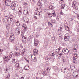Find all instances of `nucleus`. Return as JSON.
<instances>
[{"instance_id":"1","label":"nucleus","mask_w":79,"mask_h":79,"mask_svg":"<svg viewBox=\"0 0 79 79\" xmlns=\"http://www.w3.org/2000/svg\"><path fill=\"white\" fill-rule=\"evenodd\" d=\"M23 30L21 31V35L22 37H23L24 35V34L25 31H26L28 29L27 27L26 26V25L25 24H23L22 25Z\"/></svg>"},{"instance_id":"2","label":"nucleus","mask_w":79,"mask_h":79,"mask_svg":"<svg viewBox=\"0 0 79 79\" xmlns=\"http://www.w3.org/2000/svg\"><path fill=\"white\" fill-rule=\"evenodd\" d=\"M17 3V2L15 1H14L12 2V3L11 4L10 6V8L12 10H15V7L16 6Z\"/></svg>"},{"instance_id":"3","label":"nucleus","mask_w":79,"mask_h":79,"mask_svg":"<svg viewBox=\"0 0 79 79\" xmlns=\"http://www.w3.org/2000/svg\"><path fill=\"white\" fill-rule=\"evenodd\" d=\"M10 41L11 42H13L15 40V36L13 35V34H11L10 35Z\"/></svg>"},{"instance_id":"4","label":"nucleus","mask_w":79,"mask_h":79,"mask_svg":"<svg viewBox=\"0 0 79 79\" xmlns=\"http://www.w3.org/2000/svg\"><path fill=\"white\" fill-rule=\"evenodd\" d=\"M62 52L65 55H67L69 53V50L67 48H64L63 49Z\"/></svg>"},{"instance_id":"5","label":"nucleus","mask_w":79,"mask_h":79,"mask_svg":"<svg viewBox=\"0 0 79 79\" xmlns=\"http://www.w3.org/2000/svg\"><path fill=\"white\" fill-rule=\"evenodd\" d=\"M15 66L16 67V70L17 71H19L20 73H21L23 71L22 69H20L19 68V63H16L15 64Z\"/></svg>"},{"instance_id":"6","label":"nucleus","mask_w":79,"mask_h":79,"mask_svg":"<svg viewBox=\"0 0 79 79\" xmlns=\"http://www.w3.org/2000/svg\"><path fill=\"white\" fill-rule=\"evenodd\" d=\"M22 42L24 44H26V42L27 38L25 36H23L22 37Z\"/></svg>"},{"instance_id":"7","label":"nucleus","mask_w":79,"mask_h":79,"mask_svg":"<svg viewBox=\"0 0 79 79\" xmlns=\"http://www.w3.org/2000/svg\"><path fill=\"white\" fill-rule=\"evenodd\" d=\"M3 60L4 61H8L10 60V58H8V56H6L4 57Z\"/></svg>"},{"instance_id":"8","label":"nucleus","mask_w":79,"mask_h":79,"mask_svg":"<svg viewBox=\"0 0 79 79\" xmlns=\"http://www.w3.org/2000/svg\"><path fill=\"white\" fill-rule=\"evenodd\" d=\"M11 68H12V66H7L6 68L5 69V72L6 73H7V72H6V71H8V70H10Z\"/></svg>"},{"instance_id":"9","label":"nucleus","mask_w":79,"mask_h":79,"mask_svg":"<svg viewBox=\"0 0 79 79\" xmlns=\"http://www.w3.org/2000/svg\"><path fill=\"white\" fill-rule=\"evenodd\" d=\"M9 19V18H8V17L6 16L4 17L3 20L4 22H5L6 23H7Z\"/></svg>"},{"instance_id":"10","label":"nucleus","mask_w":79,"mask_h":79,"mask_svg":"<svg viewBox=\"0 0 79 79\" xmlns=\"http://www.w3.org/2000/svg\"><path fill=\"white\" fill-rule=\"evenodd\" d=\"M23 19L25 22V23H28L29 21V19L26 17H24Z\"/></svg>"},{"instance_id":"11","label":"nucleus","mask_w":79,"mask_h":79,"mask_svg":"<svg viewBox=\"0 0 79 79\" xmlns=\"http://www.w3.org/2000/svg\"><path fill=\"white\" fill-rule=\"evenodd\" d=\"M33 53L34 55H38V50L37 49H34L33 51Z\"/></svg>"},{"instance_id":"12","label":"nucleus","mask_w":79,"mask_h":79,"mask_svg":"<svg viewBox=\"0 0 79 79\" xmlns=\"http://www.w3.org/2000/svg\"><path fill=\"white\" fill-rule=\"evenodd\" d=\"M18 15H21L22 14V9L21 7H20L19 8Z\"/></svg>"},{"instance_id":"13","label":"nucleus","mask_w":79,"mask_h":79,"mask_svg":"<svg viewBox=\"0 0 79 79\" xmlns=\"http://www.w3.org/2000/svg\"><path fill=\"white\" fill-rule=\"evenodd\" d=\"M32 56H33V55H32L31 56V58H32V60H33V61L34 62H37V58H36V57H32Z\"/></svg>"},{"instance_id":"14","label":"nucleus","mask_w":79,"mask_h":79,"mask_svg":"<svg viewBox=\"0 0 79 79\" xmlns=\"http://www.w3.org/2000/svg\"><path fill=\"white\" fill-rule=\"evenodd\" d=\"M69 24H73L74 23V20L72 18L69 19Z\"/></svg>"},{"instance_id":"15","label":"nucleus","mask_w":79,"mask_h":79,"mask_svg":"<svg viewBox=\"0 0 79 79\" xmlns=\"http://www.w3.org/2000/svg\"><path fill=\"white\" fill-rule=\"evenodd\" d=\"M20 53H19V52H17L15 53L13 55L14 56H16V57H18Z\"/></svg>"},{"instance_id":"16","label":"nucleus","mask_w":79,"mask_h":79,"mask_svg":"<svg viewBox=\"0 0 79 79\" xmlns=\"http://www.w3.org/2000/svg\"><path fill=\"white\" fill-rule=\"evenodd\" d=\"M36 39H35L34 40V45L36 47H37V46H38V45L39 44V43L38 42H37V41H36Z\"/></svg>"},{"instance_id":"17","label":"nucleus","mask_w":79,"mask_h":79,"mask_svg":"<svg viewBox=\"0 0 79 79\" xmlns=\"http://www.w3.org/2000/svg\"><path fill=\"white\" fill-rule=\"evenodd\" d=\"M12 61L13 63H16L18 62V60L17 59H12Z\"/></svg>"},{"instance_id":"18","label":"nucleus","mask_w":79,"mask_h":79,"mask_svg":"<svg viewBox=\"0 0 79 79\" xmlns=\"http://www.w3.org/2000/svg\"><path fill=\"white\" fill-rule=\"evenodd\" d=\"M77 4V2L76 1H74L72 2V7L74 8V7H75L76 5V4Z\"/></svg>"},{"instance_id":"19","label":"nucleus","mask_w":79,"mask_h":79,"mask_svg":"<svg viewBox=\"0 0 79 79\" xmlns=\"http://www.w3.org/2000/svg\"><path fill=\"white\" fill-rule=\"evenodd\" d=\"M15 33H18V34H20V31L19 30L18 28H16L15 29Z\"/></svg>"},{"instance_id":"20","label":"nucleus","mask_w":79,"mask_h":79,"mask_svg":"<svg viewBox=\"0 0 79 79\" xmlns=\"http://www.w3.org/2000/svg\"><path fill=\"white\" fill-rule=\"evenodd\" d=\"M70 67L72 70H73L75 68V65L74 64H72L70 65Z\"/></svg>"},{"instance_id":"21","label":"nucleus","mask_w":79,"mask_h":79,"mask_svg":"<svg viewBox=\"0 0 79 79\" xmlns=\"http://www.w3.org/2000/svg\"><path fill=\"white\" fill-rule=\"evenodd\" d=\"M25 49H23L22 50V51L21 52L20 55H22V56H23L25 53Z\"/></svg>"},{"instance_id":"22","label":"nucleus","mask_w":79,"mask_h":79,"mask_svg":"<svg viewBox=\"0 0 79 79\" xmlns=\"http://www.w3.org/2000/svg\"><path fill=\"white\" fill-rule=\"evenodd\" d=\"M23 14L25 15H27L29 14V11L27 10H25L24 11Z\"/></svg>"},{"instance_id":"23","label":"nucleus","mask_w":79,"mask_h":79,"mask_svg":"<svg viewBox=\"0 0 79 79\" xmlns=\"http://www.w3.org/2000/svg\"><path fill=\"white\" fill-rule=\"evenodd\" d=\"M40 0H39L38 2L37 5L40 6V8H41V7L42 6V4L41 3V2H40Z\"/></svg>"},{"instance_id":"24","label":"nucleus","mask_w":79,"mask_h":79,"mask_svg":"<svg viewBox=\"0 0 79 79\" xmlns=\"http://www.w3.org/2000/svg\"><path fill=\"white\" fill-rule=\"evenodd\" d=\"M23 4L25 8H27L28 7V4H27V3L24 2L23 3Z\"/></svg>"},{"instance_id":"25","label":"nucleus","mask_w":79,"mask_h":79,"mask_svg":"<svg viewBox=\"0 0 79 79\" xmlns=\"http://www.w3.org/2000/svg\"><path fill=\"white\" fill-rule=\"evenodd\" d=\"M48 10H54V9H55V7L52 5L50 6Z\"/></svg>"},{"instance_id":"26","label":"nucleus","mask_w":79,"mask_h":79,"mask_svg":"<svg viewBox=\"0 0 79 79\" xmlns=\"http://www.w3.org/2000/svg\"><path fill=\"white\" fill-rule=\"evenodd\" d=\"M5 3L6 5V6H9L11 5V2H10L9 1H8L7 3Z\"/></svg>"},{"instance_id":"27","label":"nucleus","mask_w":79,"mask_h":79,"mask_svg":"<svg viewBox=\"0 0 79 79\" xmlns=\"http://www.w3.org/2000/svg\"><path fill=\"white\" fill-rule=\"evenodd\" d=\"M10 18L11 22L12 21L13 19V15H11L10 16Z\"/></svg>"},{"instance_id":"28","label":"nucleus","mask_w":79,"mask_h":79,"mask_svg":"<svg viewBox=\"0 0 79 79\" xmlns=\"http://www.w3.org/2000/svg\"><path fill=\"white\" fill-rule=\"evenodd\" d=\"M64 72L65 73H67L68 72V68H65L64 69Z\"/></svg>"},{"instance_id":"29","label":"nucleus","mask_w":79,"mask_h":79,"mask_svg":"<svg viewBox=\"0 0 79 79\" xmlns=\"http://www.w3.org/2000/svg\"><path fill=\"white\" fill-rule=\"evenodd\" d=\"M69 40V37L64 36V40L65 41H68Z\"/></svg>"},{"instance_id":"30","label":"nucleus","mask_w":79,"mask_h":79,"mask_svg":"<svg viewBox=\"0 0 79 79\" xmlns=\"http://www.w3.org/2000/svg\"><path fill=\"white\" fill-rule=\"evenodd\" d=\"M77 55L76 54H74L73 59H77Z\"/></svg>"},{"instance_id":"31","label":"nucleus","mask_w":79,"mask_h":79,"mask_svg":"<svg viewBox=\"0 0 79 79\" xmlns=\"http://www.w3.org/2000/svg\"><path fill=\"white\" fill-rule=\"evenodd\" d=\"M65 30H66V31H69V27H68V26H67V25H65Z\"/></svg>"},{"instance_id":"32","label":"nucleus","mask_w":79,"mask_h":79,"mask_svg":"<svg viewBox=\"0 0 79 79\" xmlns=\"http://www.w3.org/2000/svg\"><path fill=\"white\" fill-rule=\"evenodd\" d=\"M62 55H63V54L61 53L60 52H59V53H58V54H57V56L59 57H61Z\"/></svg>"},{"instance_id":"33","label":"nucleus","mask_w":79,"mask_h":79,"mask_svg":"<svg viewBox=\"0 0 79 79\" xmlns=\"http://www.w3.org/2000/svg\"><path fill=\"white\" fill-rule=\"evenodd\" d=\"M10 27V24H8L6 26V29H9Z\"/></svg>"},{"instance_id":"34","label":"nucleus","mask_w":79,"mask_h":79,"mask_svg":"<svg viewBox=\"0 0 79 79\" xmlns=\"http://www.w3.org/2000/svg\"><path fill=\"white\" fill-rule=\"evenodd\" d=\"M42 73L43 76H46L47 75V73H46V72H45L44 71H42Z\"/></svg>"},{"instance_id":"35","label":"nucleus","mask_w":79,"mask_h":79,"mask_svg":"<svg viewBox=\"0 0 79 79\" xmlns=\"http://www.w3.org/2000/svg\"><path fill=\"white\" fill-rule=\"evenodd\" d=\"M77 47H78V46L77 44H76L74 45V49H77Z\"/></svg>"},{"instance_id":"36","label":"nucleus","mask_w":79,"mask_h":79,"mask_svg":"<svg viewBox=\"0 0 79 79\" xmlns=\"http://www.w3.org/2000/svg\"><path fill=\"white\" fill-rule=\"evenodd\" d=\"M67 77H68L69 78H70L71 77V73H68L67 75Z\"/></svg>"},{"instance_id":"37","label":"nucleus","mask_w":79,"mask_h":79,"mask_svg":"<svg viewBox=\"0 0 79 79\" xmlns=\"http://www.w3.org/2000/svg\"><path fill=\"white\" fill-rule=\"evenodd\" d=\"M55 11H53L52 12V16L53 17H55L56 16V14H55Z\"/></svg>"},{"instance_id":"38","label":"nucleus","mask_w":79,"mask_h":79,"mask_svg":"<svg viewBox=\"0 0 79 79\" xmlns=\"http://www.w3.org/2000/svg\"><path fill=\"white\" fill-rule=\"evenodd\" d=\"M65 7V4H62L61 5V9H64V8Z\"/></svg>"},{"instance_id":"39","label":"nucleus","mask_w":79,"mask_h":79,"mask_svg":"<svg viewBox=\"0 0 79 79\" xmlns=\"http://www.w3.org/2000/svg\"><path fill=\"white\" fill-rule=\"evenodd\" d=\"M16 25L17 26H19V25H20V23H19V21H17L16 22Z\"/></svg>"},{"instance_id":"40","label":"nucleus","mask_w":79,"mask_h":79,"mask_svg":"<svg viewBox=\"0 0 79 79\" xmlns=\"http://www.w3.org/2000/svg\"><path fill=\"white\" fill-rule=\"evenodd\" d=\"M73 76L74 78H76L78 76V75H77L76 74H74V73H73Z\"/></svg>"},{"instance_id":"41","label":"nucleus","mask_w":79,"mask_h":79,"mask_svg":"<svg viewBox=\"0 0 79 79\" xmlns=\"http://www.w3.org/2000/svg\"><path fill=\"white\" fill-rule=\"evenodd\" d=\"M73 74H75L77 76H78V74H79V72L77 71H76L73 72Z\"/></svg>"},{"instance_id":"42","label":"nucleus","mask_w":79,"mask_h":79,"mask_svg":"<svg viewBox=\"0 0 79 79\" xmlns=\"http://www.w3.org/2000/svg\"><path fill=\"white\" fill-rule=\"evenodd\" d=\"M51 40L52 42H54L55 40V37H53L51 39Z\"/></svg>"},{"instance_id":"43","label":"nucleus","mask_w":79,"mask_h":79,"mask_svg":"<svg viewBox=\"0 0 79 79\" xmlns=\"http://www.w3.org/2000/svg\"><path fill=\"white\" fill-rule=\"evenodd\" d=\"M62 35L61 34H60L57 35V37L58 38H60V37H61Z\"/></svg>"},{"instance_id":"44","label":"nucleus","mask_w":79,"mask_h":79,"mask_svg":"<svg viewBox=\"0 0 79 79\" xmlns=\"http://www.w3.org/2000/svg\"><path fill=\"white\" fill-rule=\"evenodd\" d=\"M63 28V27H62L61 26H60L58 29L59 31H62Z\"/></svg>"},{"instance_id":"45","label":"nucleus","mask_w":79,"mask_h":79,"mask_svg":"<svg viewBox=\"0 0 79 79\" xmlns=\"http://www.w3.org/2000/svg\"><path fill=\"white\" fill-rule=\"evenodd\" d=\"M20 48L21 50H22L23 48V45L22 44H20Z\"/></svg>"},{"instance_id":"46","label":"nucleus","mask_w":79,"mask_h":79,"mask_svg":"<svg viewBox=\"0 0 79 79\" xmlns=\"http://www.w3.org/2000/svg\"><path fill=\"white\" fill-rule=\"evenodd\" d=\"M64 37H69V34L68 33H66Z\"/></svg>"},{"instance_id":"47","label":"nucleus","mask_w":79,"mask_h":79,"mask_svg":"<svg viewBox=\"0 0 79 79\" xmlns=\"http://www.w3.org/2000/svg\"><path fill=\"white\" fill-rule=\"evenodd\" d=\"M10 78V74H8L7 77L5 78V79H9Z\"/></svg>"},{"instance_id":"48","label":"nucleus","mask_w":79,"mask_h":79,"mask_svg":"<svg viewBox=\"0 0 79 79\" xmlns=\"http://www.w3.org/2000/svg\"><path fill=\"white\" fill-rule=\"evenodd\" d=\"M34 37V36L33 35H31L29 37V39H32Z\"/></svg>"},{"instance_id":"49","label":"nucleus","mask_w":79,"mask_h":79,"mask_svg":"<svg viewBox=\"0 0 79 79\" xmlns=\"http://www.w3.org/2000/svg\"><path fill=\"white\" fill-rule=\"evenodd\" d=\"M48 15L49 18H51V17H52V14L50 13H48Z\"/></svg>"},{"instance_id":"50","label":"nucleus","mask_w":79,"mask_h":79,"mask_svg":"<svg viewBox=\"0 0 79 79\" xmlns=\"http://www.w3.org/2000/svg\"><path fill=\"white\" fill-rule=\"evenodd\" d=\"M15 49H16V50H21V48H19V47H16Z\"/></svg>"},{"instance_id":"51","label":"nucleus","mask_w":79,"mask_h":79,"mask_svg":"<svg viewBox=\"0 0 79 79\" xmlns=\"http://www.w3.org/2000/svg\"><path fill=\"white\" fill-rule=\"evenodd\" d=\"M59 51H58V49H56V54H57V55L58 54V53H59Z\"/></svg>"},{"instance_id":"52","label":"nucleus","mask_w":79,"mask_h":79,"mask_svg":"<svg viewBox=\"0 0 79 79\" xmlns=\"http://www.w3.org/2000/svg\"><path fill=\"white\" fill-rule=\"evenodd\" d=\"M39 12V11H35L34 12V15H37V13H38Z\"/></svg>"},{"instance_id":"53","label":"nucleus","mask_w":79,"mask_h":79,"mask_svg":"<svg viewBox=\"0 0 79 79\" xmlns=\"http://www.w3.org/2000/svg\"><path fill=\"white\" fill-rule=\"evenodd\" d=\"M76 59H73V63H75L76 62Z\"/></svg>"},{"instance_id":"54","label":"nucleus","mask_w":79,"mask_h":79,"mask_svg":"<svg viewBox=\"0 0 79 79\" xmlns=\"http://www.w3.org/2000/svg\"><path fill=\"white\" fill-rule=\"evenodd\" d=\"M75 9L76 10H78V6H77L76 7H75Z\"/></svg>"},{"instance_id":"55","label":"nucleus","mask_w":79,"mask_h":79,"mask_svg":"<svg viewBox=\"0 0 79 79\" xmlns=\"http://www.w3.org/2000/svg\"><path fill=\"white\" fill-rule=\"evenodd\" d=\"M65 60H66V59H65V58L64 57V58H62V61L63 62H65Z\"/></svg>"},{"instance_id":"56","label":"nucleus","mask_w":79,"mask_h":79,"mask_svg":"<svg viewBox=\"0 0 79 79\" xmlns=\"http://www.w3.org/2000/svg\"><path fill=\"white\" fill-rule=\"evenodd\" d=\"M50 40V38L48 37L47 38V41H49V40Z\"/></svg>"},{"instance_id":"57","label":"nucleus","mask_w":79,"mask_h":79,"mask_svg":"<svg viewBox=\"0 0 79 79\" xmlns=\"http://www.w3.org/2000/svg\"><path fill=\"white\" fill-rule=\"evenodd\" d=\"M61 48H62L61 47H60L58 49H57V50H58V51H59L60 50H61Z\"/></svg>"},{"instance_id":"58","label":"nucleus","mask_w":79,"mask_h":79,"mask_svg":"<svg viewBox=\"0 0 79 79\" xmlns=\"http://www.w3.org/2000/svg\"><path fill=\"white\" fill-rule=\"evenodd\" d=\"M51 22L52 23H55V21L54 20H52Z\"/></svg>"},{"instance_id":"59","label":"nucleus","mask_w":79,"mask_h":79,"mask_svg":"<svg viewBox=\"0 0 79 79\" xmlns=\"http://www.w3.org/2000/svg\"><path fill=\"white\" fill-rule=\"evenodd\" d=\"M56 19L57 20H58V21L59 20V17H58V16H57V17H56Z\"/></svg>"},{"instance_id":"60","label":"nucleus","mask_w":79,"mask_h":79,"mask_svg":"<svg viewBox=\"0 0 79 79\" xmlns=\"http://www.w3.org/2000/svg\"><path fill=\"white\" fill-rule=\"evenodd\" d=\"M25 67H26V68H27V69H29V67L28 66H25Z\"/></svg>"},{"instance_id":"61","label":"nucleus","mask_w":79,"mask_h":79,"mask_svg":"<svg viewBox=\"0 0 79 79\" xmlns=\"http://www.w3.org/2000/svg\"><path fill=\"white\" fill-rule=\"evenodd\" d=\"M5 3H7L8 2H9V0H5Z\"/></svg>"},{"instance_id":"62","label":"nucleus","mask_w":79,"mask_h":79,"mask_svg":"<svg viewBox=\"0 0 79 79\" xmlns=\"http://www.w3.org/2000/svg\"><path fill=\"white\" fill-rule=\"evenodd\" d=\"M46 64H47V65H49L50 64L49 63L48 61H47L46 62Z\"/></svg>"},{"instance_id":"63","label":"nucleus","mask_w":79,"mask_h":79,"mask_svg":"<svg viewBox=\"0 0 79 79\" xmlns=\"http://www.w3.org/2000/svg\"><path fill=\"white\" fill-rule=\"evenodd\" d=\"M24 69H25V70H29V69H27V68H26V67H24Z\"/></svg>"},{"instance_id":"64","label":"nucleus","mask_w":79,"mask_h":79,"mask_svg":"<svg viewBox=\"0 0 79 79\" xmlns=\"http://www.w3.org/2000/svg\"><path fill=\"white\" fill-rule=\"evenodd\" d=\"M36 79H42V78L41 77H40V78H39V77H37Z\"/></svg>"}]
</instances>
